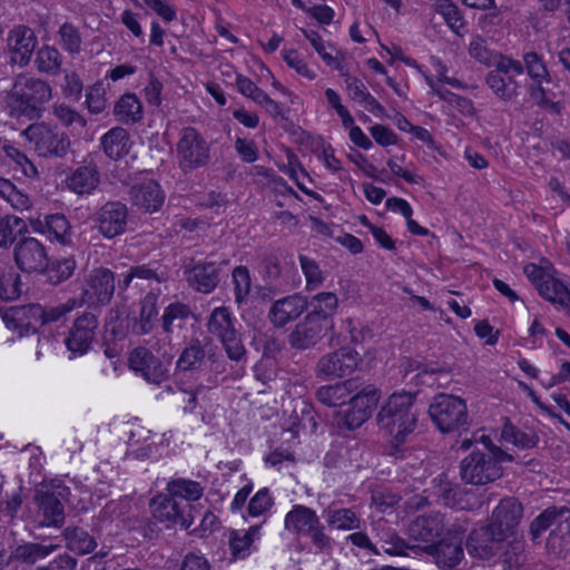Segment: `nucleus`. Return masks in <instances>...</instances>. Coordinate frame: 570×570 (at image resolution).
<instances>
[{"label": "nucleus", "instance_id": "f257e3e1", "mask_svg": "<svg viewBox=\"0 0 570 570\" xmlns=\"http://www.w3.org/2000/svg\"><path fill=\"white\" fill-rule=\"evenodd\" d=\"M414 403L415 394L413 393H393L376 415L379 428L392 436L390 452L392 455L401 453V445L416 428L417 413Z\"/></svg>", "mask_w": 570, "mask_h": 570}, {"label": "nucleus", "instance_id": "f03ea898", "mask_svg": "<svg viewBox=\"0 0 570 570\" xmlns=\"http://www.w3.org/2000/svg\"><path fill=\"white\" fill-rule=\"evenodd\" d=\"M50 85L40 78L18 75L14 78L9 98L13 110L29 118L39 116L40 107L51 99Z\"/></svg>", "mask_w": 570, "mask_h": 570}, {"label": "nucleus", "instance_id": "7ed1b4c3", "mask_svg": "<svg viewBox=\"0 0 570 570\" xmlns=\"http://www.w3.org/2000/svg\"><path fill=\"white\" fill-rule=\"evenodd\" d=\"M235 324L236 320L230 311L219 306L209 314L206 327L207 332L222 343L227 356L239 362L245 357L246 350Z\"/></svg>", "mask_w": 570, "mask_h": 570}, {"label": "nucleus", "instance_id": "20e7f679", "mask_svg": "<svg viewBox=\"0 0 570 570\" xmlns=\"http://www.w3.org/2000/svg\"><path fill=\"white\" fill-rule=\"evenodd\" d=\"M70 490L62 484L41 485L35 493L37 519L40 527L61 528L65 523V503Z\"/></svg>", "mask_w": 570, "mask_h": 570}, {"label": "nucleus", "instance_id": "39448f33", "mask_svg": "<svg viewBox=\"0 0 570 570\" xmlns=\"http://www.w3.org/2000/svg\"><path fill=\"white\" fill-rule=\"evenodd\" d=\"M23 136L32 144L40 157L63 158L71 148V140L67 132L45 122L28 126L23 130Z\"/></svg>", "mask_w": 570, "mask_h": 570}, {"label": "nucleus", "instance_id": "423d86ee", "mask_svg": "<svg viewBox=\"0 0 570 570\" xmlns=\"http://www.w3.org/2000/svg\"><path fill=\"white\" fill-rule=\"evenodd\" d=\"M429 414L442 433L459 432L469 425L466 404L458 396L436 395L429 407Z\"/></svg>", "mask_w": 570, "mask_h": 570}, {"label": "nucleus", "instance_id": "0eeeda50", "mask_svg": "<svg viewBox=\"0 0 570 570\" xmlns=\"http://www.w3.org/2000/svg\"><path fill=\"white\" fill-rule=\"evenodd\" d=\"M177 163L184 173L205 167L210 160V146L194 127H184L176 144Z\"/></svg>", "mask_w": 570, "mask_h": 570}, {"label": "nucleus", "instance_id": "6e6552de", "mask_svg": "<svg viewBox=\"0 0 570 570\" xmlns=\"http://www.w3.org/2000/svg\"><path fill=\"white\" fill-rule=\"evenodd\" d=\"M517 76H522L521 61L510 56L501 57L494 69L487 73L485 83L497 98L509 102L519 96L521 85Z\"/></svg>", "mask_w": 570, "mask_h": 570}, {"label": "nucleus", "instance_id": "1a4fd4ad", "mask_svg": "<svg viewBox=\"0 0 570 570\" xmlns=\"http://www.w3.org/2000/svg\"><path fill=\"white\" fill-rule=\"evenodd\" d=\"M461 479L472 485L491 483L502 475V468L491 452L474 450L460 464Z\"/></svg>", "mask_w": 570, "mask_h": 570}, {"label": "nucleus", "instance_id": "9d476101", "mask_svg": "<svg viewBox=\"0 0 570 570\" xmlns=\"http://www.w3.org/2000/svg\"><path fill=\"white\" fill-rule=\"evenodd\" d=\"M116 289L115 273L106 267H97L86 277L81 296L78 298L81 306H105L111 302Z\"/></svg>", "mask_w": 570, "mask_h": 570}, {"label": "nucleus", "instance_id": "9b49d317", "mask_svg": "<svg viewBox=\"0 0 570 570\" xmlns=\"http://www.w3.org/2000/svg\"><path fill=\"white\" fill-rule=\"evenodd\" d=\"M507 539L489 522L475 527L465 540L468 553L480 560H490L505 547Z\"/></svg>", "mask_w": 570, "mask_h": 570}, {"label": "nucleus", "instance_id": "f8f14e48", "mask_svg": "<svg viewBox=\"0 0 570 570\" xmlns=\"http://www.w3.org/2000/svg\"><path fill=\"white\" fill-rule=\"evenodd\" d=\"M522 75L527 72L531 79L528 91L533 101L543 106L549 102L543 83L552 81L547 63L541 55L534 50L523 52L521 61Z\"/></svg>", "mask_w": 570, "mask_h": 570}, {"label": "nucleus", "instance_id": "ddd939ff", "mask_svg": "<svg viewBox=\"0 0 570 570\" xmlns=\"http://www.w3.org/2000/svg\"><path fill=\"white\" fill-rule=\"evenodd\" d=\"M129 367L144 380L159 385L168 379L170 357L164 361L155 356L147 347L135 348L128 358Z\"/></svg>", "mask_w": 570, "mask_h": 570}, {"label": "nucleus", "instance_id": "4468645a", "mask_svg": "<svg viewBox=\"0 0 570 570\" xmlns=\"http://www.w3.org/2000/svg\"><path fill=\"white\" fill-rule=\"evenodd\" d=\"M361 358L357 352L351 347H342L323 355L315 368L317 377L335 379L352 374Z\"/></svg>", "mask_w": 570, "mask_h": 570}, {"label": "nucleus", "instance_id": "2eb2a0df", "mask_svg": "<svg viewBox=\"0 0 570 570\" xmlns=\"http://www.w3.org/2000/svg\"><path fill=\"white\" fill-rule=\"evenodd\" d=\"M379 401L377 391L366 387L350 399L348 407L340 412L337 424L348 430L360 428L371 416Z\"/></svg>", "mask_w": 570, "mask_h": 570}, {"label": "nucleus", "instance_id": "dca6fc26", "mask_svg": "<svg viewBox=\"0 0 570 570\" xmlns=\"http://www.w3.org/2000/svg\"><path fill=\"white\" fill-rule=\"evenodd\" d=\"M99 322L92 312H83L72 323L65 340L66 346L75 356L86 354L96 336Z\"/></svg>", "mask_w": 570, "mask_h": 570}, {"label": "nucleus", "instance_id": "f3484780", "mask_svg": "<svg viewBox=\"0 0 570 570\" xmlns=\"http://www.w3.org/2000/svg\"><path fill=\"white\" fill-rule=\"evenodd\" d=\"M17 266L26 273L42 272L48 265V254L41 242L33 237L20 239L13 249Z\"/></svg>", "mask_w": 570, "mask_h": 570}, {"label": "nucleus", "instance_id": "a211bd4d", "mask_svg": "<svg viewBox=\"0 0 570 570\" xmlns=\"http://www.w3.org/2000/svg\"><path fill=\"white\" fill-rule=\"evenodd\" d=\"M153 514L160 522H171L188 529L193 523L191 504L181 498H159L153 501Z\"/></svg>", "mask_w": 570, "mask_h": 570}, {"label": "nucleus", "instance_id": "6ab92c4d", "mask_svg": "<svg viewBox=\"0 0 570 570\" xmlns=\"http://www.w3.org/2000/svg\"><path fill=\"white\" fill-rule=\"evenodd\" d=\"M127 219V206L120 202L106 203L95 215L96 226L106 238H114L125 233Z\"/></svg>", "mask_w": 570, "mask_h": 570}, {"label": "nucleus", "instance_id": "aec40b11", "mask_svg": "<svg viewBox=\"0 0 570 570\" xmlns=\"http://www.w3.org/2000/svg\"><path fill=\"white\" fill-rule=\"evenodd\" d=\"M450 528V521L440 512H430L417 515L407 527L411 539L422 542H432L440 538Z\"/></svg>", "mask_w": 570, "mask_h": 570}, {"label": "nucleus", "instance_id": "412c9836", "mask_svg": "<svg viewBox=\"0 0 570 570\" xmlns=\"http://www.w3.org/2000/svg\"><path fill=\"white\" fill-rule=\"evenodd\" d=\"M7 43L10 61L20 67H24L29 63L31 55L36 49L37 37L31 28L17 26L9 31Z\"/></svg>", "mask_w": 570, "mask_h": 570}, {"label": "nucleus", "instance_id": "4be33fe9", "mask_svg": "<svg viewBox=\"0 0 570 570\" xmlns=\"http://www.w3.org/2000/svg\"><path fill=\"white\" fill-rule=\"evenodd\" d=\"M184 274L188 284L200 293H212L219 283V269L215 263H196L193 258L184 262Z\"/></svg>", "mask_w": 570, "mask_h": 570}, {"label": "nucleus", "instance_id": "5701e85b", "mask_svg": "<svg viewBox=\"0 0 570 570\" xmlns=\"http://www.w3.org/2000/svg\"><path fill=\"white\" fill-rule=\"evenodd\" d=\"M522 515L521 503L514 498H504L494 508L488 522L498 531H502L505 539H509L514 533Z\"/></svg>", "mask_w": 570, "mask_h": 570}, {"label": "nucleus", "instance_id": "b1692460", "mask_svg": "<svg viewBox=\"0 0 570 570\" xmlns=\"http://www.w3.org/2000/svg\"><path fill=\"white\" fill-rule=\"evenodd\" d=\"M307 308V299L298 294L285 296L275 301L269 311L268 318L275 327H284L298 318Z\"/></svg>", "mask_w": 570, "mask_h": 570}, {"label": "nucleus", "instance_id": "393cba45", "mask_svg": "<svg viewBox=\"0 0 570 570\" xmlns=\"http://www.w3.org/2000/svg\"><path fill=\"white\" fill-rule=\"evenodd\" d=\"M130 199L139 209L154 213L163 206L165 195L157 181L147 179L130 188Z\"/></svg>", "mask_w": 570, "mask_h": 570}, {"label": "nucleus", "instance_id": "a878e982", "mask_svg": "<svg viewBox=\"0 0 570 570\" xmlns=\"http://www.w3.org/2000/svg\"><path fill=\"white\" fill-rule=\"evenodd\" d=\"M100 183V173L98 166L89 163L77 167L66 178V185L69 190L77 195L91 194Z\"/></svg>", "mask_w": 570, "mask_h": 570}, {"label": "nucleus", "instance_id": "bb28decb", "mask_svg": "<svg viewBox=\"0 0 570 570\" xmlns=\"http://www.w3.org/2000/svg\"><path fill=\"white\" fill-rule=\"evenodd\" d=\"M325 327L324 324L306 315L291 332L288 342L292 347L297 350L309 348L322 338Z\"/></svg>", "mask_w": 570, "mask_h": 570}, {"label": "nucleus", "instance_id": "cd10ccee", "mask_svg": "<svg viewBox=\"0 0 570 570\" xmlns=\"http://www.w3.org/2000/svg\"><path fill=\"white\" fill-rule=\"evenodd\" d=\"M31 225L36 232L48 235L50 240H56L61 245L71 243V226L62 214L47 215L45 220L37 219Z\"/></svg>", "mask_w": 570, "mask_h": 570}, {"label": "nucleus", "instance_id": "c85d7f7f", "mask_svg": "<svg viewBox=\"0 0 570 570\" xmlns=\"http://www.w3.org/2000/svg\"><path fill=\"white\" fill-rule=\"evenodd\" d=\"M320 521L313 509L295 504L285 515L284 528L291 533L306 535Z\"/></svg>", "mask_w": 570, "mask_h": 570}, {"label": "nucleus", "instance_id": "c756f323", "mask_svg": "<svg viewBox=\"0 0 570 570\" xmlns=\"http://www.w3.org/2000/svg\"><path fill=\"white\" fill-rule=\"evenodd\" d=\"M430 554L435 563L443 570H451L458 567L464 559L461 541L441 540L430 547Z\"/></svg>", "mask_w": 570, "mask_h": 570}, {"label": "nucleus", "instance_id": "7c9ffc66", "mask_svg": "<svg viewBox=\"0 0 570 570\" xmlns=\"http://www.w3.org/2000/svg\"><path fill=\"white\" fill-rule=\"evenodd\" d=\"M307 316L326 326L338 308V298L335 293L321 292L307 301Z\"/></svg>", "mask_w": 570, "mask_h": 570}, {"label": "nucleus", "instance_id": "2f4dec72", "mask_svg": "<svg viewBox=\"0 0 570 570\" xmlns=\"http://www.w3.org/2000/svg\"><path fill=\"white\" fill-rule=\"evenodd\" d=\"M357 389L354 380H346L317 389L316 399L326 406H338L345 404L351 393Z\"/></svg>", "mask_w": 570, "mask_h": 570}, {"label": "nucleus", "instance_id": "473e14b6", "mask_svg": "<svg viewBox=\"0 0 570 570\" xmlns=\"http://www.w3.org/2000/svg\"><path fill=\"white\" fill-rule=\"evenodd\" d=\"M158 295L149 292L140 303L139 317H136L131 325V332L141 336L148 334L153 330V320L157 316Z\"/></svg>", "mask_w": 570, "mask_h": 570}, {"label": "nucleus", "instance_id": "72a5a7b5", "mask_svg": "<svg viewBox=\"0 0 570 570\" xmlns=\"http://www.w3.org/2000/svg\"><path fill=\"white\" fill-rule=\"evenodd\" d=\"M114 115L125 125L137 124L142 119V105L135 94H125L115 104Z\"/></svg>", "mask_w": 570, "mask_h": 570}, {"label": "nucleus", "instance_id": "f704fd0d", "mask_svg": "<svg viewBox=\"0 0 570 570\" xmlns=\"http://www.w3.org/2000/svg\"><path fill=\"white\" fill-rule=\"evenodd\" d=\"M129 135L122 127H114L100 139L104 153L111 159H119L128 153Z\"/></svg>", "mask_w": 570, "mask_h": 570}, {"label": "nucleus", "instance_id": "c9c22d12", "mask_svg": "<svg viewBox=\"0 0 570 570\" xmlns=\"http://www.w3.org/2000/svg\"><path fill=\"white\" fill-rule=\"evenodd\" d=\"M537 291L544 299L570 311V291L561 281L549 275L540 283Z\"/></svg>", "mask_w": 570, "mask_h": 570}, {"label": "nucleus", "instance_id": "e433bc0d", "mask_svg": "<svg viewBox=\"0 0 570 570\" xmlns=\"http://www.w3.org/2000/svg\"><path fill=\"white\" fill-rule=\"evenodd\" d=\"M60 548L59 543L43 544L36 542H27L19 544L13 549V558L22 563L33 564L50 556Z\"/></svg>", "mask_w": 570, "mask_h": 570}, {"label": "nucleus", "instance_id": "4c0bfd02", "mask_svg": "<svg viewBox=\"0 0 570 570\" xmlns=\"http://www.w3.org/2000/svg\"><path fill=\"white\" fill-rule=\"evenodd\" d=\"M66 547L77 554L90 553L97 546L94 537L79 527H67L62 531Z\"/></svg>", "mask_w": 570, "mask_h": 570}, {"label": "nucleus", "instance_id": "58836bf2", "mask_svg": "<svg viewBox=\"0 0 570 570\" xmlns=\"http://www.w3.org/2000/svg\"><path fill=\"white\" fill-rule=\"evenodd\" d=\"M77 307H81V302L77 297H71L65 303L56 306L43 307L41 305H32L28 308V312L33 314V317H42V325L48 323L57 322L61 320L66 314L70 313Z\"/></svg>", "mask_w": 570, "mask_h": 570}, {"label": "nucleus", "instance_id": "ea45409f", "mask_svg": "<svg viewBox=\"0 0 570 570\" xmlns=\"http://www.w3.org/2000/svg\"><path fill=\"white\" fill-rule=\"evenodd\" d=\"M0 197L20 212L30 209L32 205L29 195L7 178H0Z\"/></svg>", "mask_w": 570, "mask_h": 570}, {"label": "nucleus", "instance_id": "a19ab883", "mask_svg": "<svg viewBox=\"0 0 570 570\" xmlns=\"http://www.w3.org/2000/svg\"><path fill=\"white\" fill-rule=\"evenodd\" d=\"M30 305H22V306H12L9 308L8 312H6L3 320L7 323V325H10L13 323L14 327H26L27 331L32 330L33 332L37 330L38 326H42V317H33V314L31 312L24 311L32 306Z\"/></svg>", "mask_w": 570, "mask_h": 570}, {"label": "nucleus", "instance_id": "79ce46f5", "mask_svg": "<svg viewBox=\"0 0 570 570\" xmlns=\"http://www.w3.org/2000/svg\"><path fill=\"white\" fill-rule=\"evenodd\" d=\"M232 278L235 303L240 307L248 302L252 293V278L248 268L246 266L235 267Z\"/></svg>", "mask_w": 570, "mask_h": 570}, {"label": "nucleus", "instance_id": "37998d69", "mask_svg": "<svg viewBox=\"0 0 570 570\" xmlns=\"http://www.w3.org/2000/svg\"><path fill=\"white\" fill-rule=\"evenodd\" d=\"M501 438L505 442L512 443L520 449L535 448L539 442V438L533 431L520 430L511 423L504 424L501 432Z\"/></svg>", "mask_w": 570, "mask_h": 570}, {"label": "nucleus", "instance_id": "c03bdc74", "mask_svg": "<svg viewBox=\"0 0 570 570\" xmlns=\"http://www.w3.org/2000/svg\"><path fill=\"white\" fill-rule=\"evenodd\" d=\"M35 62L40 72L57 75L60 71L62 58L55 47L43 46L37 51Z\"/></svg>", "mask_w": 570, "mask_h": 570}, {"label": "nucleus", "instance_id": "a18cd8bd", "mask_svg": "<svg viewBox=\"0 0 570 570\" xmlns=\"http://www.w3.org/2000/svg\"><path fill=\"white\" fill-rule=\"evenodd\" d=\"M77 263L73 257L58 258L45 268L48 281L58 285L70 278L76 269Z\"/></svg>", "mask_w": 570, "mask_h": 570}, {"label": "nucleus", "instance_id": "49530a36", "mask_svg": "<svg viewBox=\"0 0 570 570\" xmlns=\"http://www.w3.org/2000/svg\"><path fill=\"white\" fill-rule=\"evenodd\" d=\"M469 53L472 58L488 67L497 66L501 57H507V55L498 53L489 49L485 39L481 36H474L471 39Z\"/></svg>", "mask_w": 570, "mask_h": 570}, {"label": "nucleus", "instance_id": "de8ad7c7", "mask_svg": "<svg viewBox=\"0 0 570 570\" xmlns=\"http://www.w3.org/2000/svg\"><path fill=\"white\" fill-rule=\"evenodd\" d=\"M381 553L384 552L390 556H407V551L413 549L403 538H401L394 530L387 529L382 531L380 535Z\"/></svg>", "mask_w": 570, "mask_h": 570}, {"label": "nucleus", "instance_id": "09e8293b", "mask_svg": "<svg viewBox=\"0 0 570 570\" xmlns=\"http://www.w3.org/2000/svg\"><path fill=\"white\" fill-rule=\"evenodd\" d=\"M189 315L190 308L187 305L183 303L169 304L161 316L164 332L169 334L174 327H181Z\"/></svg>", "mask_w": 570, "mask_h": 570}, {"label": "nucleus", "instance_id": "8fccbe9b", "mask_svg": "<svg viewBox=\"0 0 570 570\" xmlns=\"http://www.w3.org/2000/svg\"><path fill=\"white\" fill-rule=\"evenodd\" d=\"M259 534V525L250 527L243 535L233 532L229 538L232 553L237 559L246 558L250 552V547Z\"/></svg>", "mask_w": 570, "mask_h": 570}, {"label": "nucleus", "instance_id": "3c124183", "mask_svg": "<svg viewBox=\"0 0 570 570\" xmlns=\"http://www.w3.org/2000/svg\"><path fill=\"white\" fill-rule=\"evenodd\" d=\"M435 11L443 17L449 28L456 35H461L465 22L460 9L450 0H439Z\"/></svg>", "mask_w": 570, "mask_h": 570}, {"label": "nucleus", "instance_id": "603ef678", "mask_svg": "<svg viewBox=\"0 0 570 570\" xmlns=\"http://www.w3.org/2000/svg\"><path fill=\"white\" fill-rule=\"evenodd\" d=\"M21 294L20 275L12 267L0 271V298L13 301Z\"/></svg>", "mask_w": 570, "mask_h": 570}, {"label": "nucleus", "instance_id": "864d4df0", "mask_svg": "<svg viewBox=\"0 0 570 570\" xmlns=\"http://www.w3.org/2000/svg\"><path fill=\"white\" fill-rule=\"evenodd\" d=\"M168 491L173 497L187 500L188 503L203 495V488L198 482L184 479L169 482Z\"/></svg>", "mask_w": 570, "mask_h": 570}, {"label": "nucleus", "instance_id": "5fc2aeb1", "mask_svg": "<svg viewBox=\"0 0 570 570\" xmlns=\"http://www.w3.org/2000/svg\"><path fill=\"white\" fill-rule=\"evenodd\" d=\"M327 522L338 530H353L360 528L357 514L347 508L328 510Z\"/></svg>", "mask_w": 570, "mask_h": 570}, {"label": "nucleus", "instance_id": "6e6d98bb", "mask_svg": "<svg viewBox=\"0 0 570 570\" xmlns=\"http://www.w3.org/2000/svg\"><path fill=\"white\" fill-rule=\"evenodd\" d=\"M205 357V351L198 341L185 347L181 352L177 367L181 371L196 370L200 367Z\"/></svg>", "mask_w": 570, "mask_h": 570}, {"label": "nucleus", "instance_id": "4d7b16f0", "mask_svg": "<svg viewBox=\"0 0 570 570\" xmlns=\"http://www.w3.org/2000/svg\"><path fill=\"white\" fill-rule=\"evenodd\" d=\"M298 258L301 268L306 278V289L314 291L318 288L325 281V277L318 264L314 259L305 255H299Z\"/></svg>", "mask_w": 570, "mask_h": 570}, {"label": "nucleus", "instance_id": "13d9d810", "mask_svg": "<svg viewBox=\"0 0 570 570\" xmlns=\"http://www.w3.org/2000/svg\"><path fill=\"white\" fill-rule=\"evenodd\" d=\"M274 504V499L267 488L258 490L255 495L249 500L247 505V513L252 518L264 515L271 510Z\"/></svg>", "mask_w": 570, "mask_h": 570}, {"label": "nucleus", "instance_id": "bf43d9fd", "mask_svg": "<svg viewBox=\"0 0 570 570\" xmlns=\"http://www.w3.org/2000/svg\"><path fill=\"white\" fill-rule=\"evenodd\" d=\"M24 228L23 220L17 216L7 215L0 218V247L12 244L14 232H21Z\"/></svg>", "mask_w": 570, "mask_h": 570}, {"label": "nucleus", "instance_id": "052dcab7", "mask_svg": "<svg viewBox=\"0 0 570 570\" xmlns=\"http://www.w3.org/2000/svg\"><path fill=\"white\" fill-rule=\"evenodd\" d=\"M61 47L69 53H78L81 50V37L78 29L69 23L65 22L59 29Z\"/></svg>", "mask_w": 570, "mask_h": 570}, {"label": "nucleus", "instance_id": "680f3d73", "mask_svg": "<svg viewBox=\"0 0 570 570\" xmlns=\"http://www.w3.org/2000/svg\"><path fill=\"white\" fill-rule=\"evenodd\" d=\"M52 114L65 127L77 124L83 128L87 125L86 119L79 112L63 102H56L52 106Z\"/></svg>", "mask_w": 570, "mask_h": 570}, {"label": "nucleus", "instance_id": "e2e57ef3", "mask_svg": "<svg viewBox=\"0 0 570 570\" xmlns=\"http://www.w3.org/2000/svg\"><path fill=\"white\" fill-rule=\"evenodd\" d=\"M524 543L519 540L505 541L504 549L499 553L502 561L510 568H519L524 561Z\"/></svg>", "mask_w": 570, "mask_h": 570}, {"label": "nucleus", "instance_id": "0e129e2a", "mask_svg": "<svg viewBox=\"0 0 570 570\" xmlns=\"http://www.w3.org/2000/svg\"><path fill=\"white\" fill-rule=\"evenodd\" d=\"M560 513L556 508H550L540 513L530 525V533L532 539H537L542 532L548 530L557 520Z\"/></svg>", "mask_w": 570, "mask_h": 570}, {"label": "nucleus", "instance_id": "69168bd1", "mask_svg": "<svg viewBox=\"0 0 570 570\" xmlns=\"http://www.w3.org/2000/svg\"><path fill=\"white\" fill-rule=\"evenodd\" d=\"M306 535L309 537L311 542L317 552L331 554L333 551V540L325 533V527L320 521Z\"/></svg>", "mask_w": 570, "mask_h": 570}, {"label": "nucleus", "instance_id": "338daca9", "mask_svg": "<svg viewBox=\"0 0 570 570\" xmlns=\"http://www.w3.org/2000/svg\"><path fill=\"white\" fill-rule=\"evenodd\" d=\"M235 85L237 87L238 92L252 99L256 104L261 98H264L265 91L258 88L249 78L240 73L236 75Z\"/></svg>", "mask_w": 570, "mask_h": 570}, {"label": "nucleus", "instance_id": "774afa93", "mask_svg": "<svg viewBox=\"0 0 570 570\" xmlns=\"http://www.w3.org/2000/svg\"><path fill=\"white\" fill-rule=\"evenodd\" d=\"M86 105L92 114H100L106 108L105 91L100 85L90 87L86 95Z\"/></svg>", "mask_w": 570, "mask_h": 570}]
</instances>
